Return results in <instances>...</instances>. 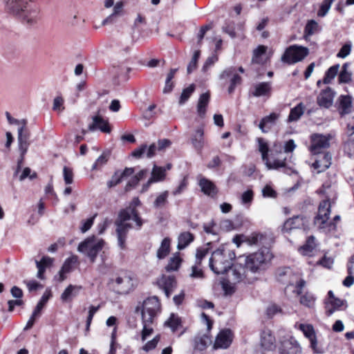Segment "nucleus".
<instances>
[{
	"mask_svg": "<svg viewBox=\"0 0 354 354\" xmlns=\"http://www.w3.org/2000/svg\"><path fill=\"white\" fill-rule=\"evenodd\" d=\"M273 254L269 248L263 247L246 257H240L234 263L230 276L234 283H251L271 266Z\"/></svg>",
	"mask_w": 354,
	"mask_h": 354,
	"instance_id": "obj_1",
	"label": "nucleus"
},
{
	"mask_svg": "<svg viewBox=\"0 0 354 354\" xmlns=\"http://www.w3.org/2000/svg\"><path fill=\"white\" fill-rule=\"evenodd\" d=\"M6 12L23 24L32 26L39 19V12L32 0H2Z\"/></svg>",
	"mask_w": 354,
	"mask_h": 354,
	"instance_id": "obj_2",
	"label": "nucleus"
},
{
	"mask_svg": "<svg viewBox=\"0 0 354 354\" xmlns=\"http://www.w3.org/2000/svg\"><path fill=\"white\" fill-rule=\"evenodd\" d=\"M133 220L136 222L138 229H140L143 221L139 216L138 211L134 207H129L120 211L118 219L115 221L116 234L118 237V246L122 249H125V241L129 230L132 227L131 225L127 221Z\"/></svg>",
	"mask_w": 354,
	"mask_h": 354,
	"instance_id": "obj_3",
	"label": "nucleus"
},
{
	"mask_svg": "<svg viewBox=\"0 0 354 354\" xmlns=\"http://www.w3.org/2000/svg\"><path fill=\"white\" fill-rule=\"evenodd\" d=\"M235 254L230 250L218 249L214 251L209 261L210 269L216 274H223L228 269L232 270L234 264H232V260L235 258ZM232 274V273L230 274ZM231 275L229 278L232 280Z\"/></svg>",
	"mask_w": 354,
	"mask_h": 354,
	"instance_id": "obj_4",
	"label": "nucleus"
},
{
	"mask_svg": "<svg viewBox=\"0 0 354 354\" xmlns=\"http://www.w3.org/2000/svg\"><path fill=\"white\" fill-rule=\"evenodd\" d=\"M108 284L113 292L123 295L132 292L137 286V281L129 272L121 270L112 275Z\"/></svg>",
	"mask_w": 354,
	"mask_h": 354,
	"instance_id": "obj_5",
	"label": "nucleus"
},
{
	"mask_svg": "<svg viewBox=\"0 0 354 354\" xmlns=\"http://www.w3.org/2000/svg\"><path fill=\"white\" fill-rule=\"evenodd\" d=\"M104 245V241L102 239L96 240L95 236H91L79 244L77 250L86 255L93 263L97 254L102 250Z\"/></svg>",
	"mask_w": 354,
	"mask_h": 354,
	"instance_id": "obj_6",
	"label": "nucleus"
},
{
	"mask_svg": "<svg viewBox=\"0 0 354 354\" xmlns=\"http://www.w3.org/2000/svg\"><path fill=\"white\" fill-rule=\"evenodd\" d=\"M201 322L207 327L206 333H198L194 338V348L198 351H204L209 345L212 344V338L209 332L212 328L213 321L205 313L201 314Z\"/></svg>",
	"mask_w": 354,
	"mask_h": 354,
	"instance_id": "obj_7",
	"label": "nucleus"
},
{
	"mask_svg": "<svg viewBox=\"0 0 354 354\" xmlns=\"http://www.w3.org/2000/svg\"><path fill=\"white\" fill-rule=\"evenodd\" d=\"M308 54L309 49L308 48L294 44L286 49L281 60L283 63L291 65L302 61Z\"/></svg>",
	"mask_w": 354,
	"mask_h": 354,
	"instance_id": "obj_8",
	"label": "nucleus"
},
{
	"mask_svg": "<svg viewBox=\"0 0 354 354\" xmlns=\"http://www.w3.org/2000/svg\"><path fill=\"white\" fill-rule=\"evenodd\" d=\"M22 122L23 125L19 127L17 131V142L18 149L20 152V154L22 156H25L30 145V134L29 130L26 127L27 124L26 120H22Z\"/></svg>",
	"mask_w": 354,
	"mask_h": 354,
	"instance_id": "obj_9",
	"label": "nucleus"
},
{
	"mask_svg": "<svg viewBox=\"0 0 354 354\" xmlns=\"http://www.w3.org/2000/svg\"><path fill=\"white\" fill-rule=\"evenodd\" d=\"M232 331L229 328L221 330L216 336L212 346L213 350L226 349L230 347L233 341Z\"/></svg>",
	"mask_w": 354,
	"mask_h": 354,
	"instance_id": "obj_10",
	"label": "nucleus"
},
{
	"mask_svg": "<svg viewBox=\"0 0 354 354\" xmlns=\"http://www.w3.org/2000/svg\"><path fill=\"white\" fill-rule=\"evenodd\" d=\"M329 136L322 134H314L311 136L310 150L313 154H321L322 151L330 145Z\"/></svg>",
	"mask_w": 354,
	"mask_h": 354,
	"instance_id": "obj_11",
	"label": "nucleus"
},
{
	"mask_svg": "<svg viewBox=\"0 0 354 354\" xmlns=\"http://www.w3.org/2000/svg\"><path fill=\"white\" fill-rule=\"evenodd\" d=\"M330 207L329 200H324L319 205L318 214L315 218V223L318 224L321 228L324 227V225L329 218Z\"/></svg>",
	"mask_w": 354,
	"mask_h": 354,
	"instance_id": "obj_12",
	"label": "nucleus"
},
{
	"mask_svg": "<svg viewBox=\"0 0 354 354\" xmlns=\"http://www.w3.org/2000/svg\"><path fill=\"white\" fill-rule=\"evenodd\" d=\"M308 223L306 216L302 215L295 216L287 219L282 227L283 233H289L291 230L304 227Z\"/></svg>",
	"mask_w": 354,
	"mask_h": 354,
	"instance_id": "obj_13",
	"label": "nucleus"
},
{
	"mask_svg": "<svg viewBox=\"0 0 354 354\" xmlns=\"http://www.w3.org/2000/svg\"><path fill=\"white\" fill-rule=\"evenodd\" d=\"M230 77V84L227 89L229 94L233 93L236 85L241 84L242 81L241 76L236 73L234 67L226 68L220 75L221 80H225Z\"/></svg>",
	"mask_w": 354,
	"mask_h": 354,
	"instance_id": "obj_14",
	"label": "nucleus"
},
{
	"mask_svg": "<svg viewBox=\"0 0 354 354\" xmlns=\"http://www.w3.org/2000/svg\"><path fill=\"white\" fill-rule=\"evenodd\" d=\"M157 284L161 288L166 297L169 298L176 287V281L174 276L162 274L157 281Z\"/></svg>",
	"mask_w": 354,
	"mask_h": 354,
	"instance_id": "obj_15",
	"label": "nucleus"
},
{
	"mask_svg": "<svg viewBox=\"0 0 354 354\" xmlns=\"http://www.w3.org/2000/svg\"><path fill=\"white\" fill-rule=\"evenodd\" d=\"M272 93V84L269 82H259L253 85L250 95L256 97H269Z\"/></svg>",
	"mask_w": 354,
	"mask_h": 354,
	"instance_id": "obj_16",
	"label": "nucleus"
},
{
	"mask_svg": "<svg viewBox=\"0 0 354 354\" xmlns=\"http://www.w3.org/2000/svg\"><path fill=\"white\" fill-rule=\"evenodd\" d=\"M299 328L303 332L306 337L310 342V347L317 353H322V350L317 347V341L313 326L310 324H300Z\"/></svg>",
	"mask_w": 354,
	"mask_h": 354,
	"instance_id": "obj_17",
	"label": "nucleus"
},
{
	"mask_svg": "<svg viewBox=\"0 0 354 354\" xmlns=\"http://www.w3.org/2000/svg\"><path fill=\"white\" fill-rule=\"evenodd\" d=\"M334 97L335 92L330 87H327L317 96V102L322 107L329 108L333 104Z\"/></svg>",
	"mask_w": 354,
	"mask_h": 354,
	"instance_id": "obj_18",
	"label": "nucleus"
},
{
	"mask_svg": "<svg viewBox=\"0 0 354 354\" xmlns=\"http://www.w3.org/2000/svg\"><path fill=\"white\" fill-rule=\"evenodd\" d=\"M92 123L88 127V131L93 132L96 130H100L102 132L107 133L111 132L108 121L104 120L101 116L95 115L92 117Z\"/></svg>",
	"mask_w": 354,
	"mask_h": 354,
	"instance_id": "obj_19",
	"label": "nucleus"
},
{
	"mask_svg": "<svg viewBox=\"0 0 354 354\" xmlns=\"http://www.w3.org/2000/svg\"><path fill=\"white\" fill-rule=\"evenodd\" d=\"M191 143L196 151L201 153L205 146L204 129L199 127L191 136Z\"/></svg>",
	"mask_w": 354,
	"mask_h": 354,
	"instance_id": "obj_20",
	"label": "nucleus"
},
{
	"mask_svg": "<svg viewBox=\"0 0 354 354\" xmlns=\"http://www.w3.org/2000/svg\"><path fill=\"white\" fill-rule=\"evenodd\" d=\"M281 354H301V348L292 338L284 340L280 348Z\"/></svg>",
	"mask_w": 354,
	"mask_h": 354,
	"instance_id": "obj_21",
	"label": "nucleus"
},
{
	"mask_svg": "<svg viewBox=\"0 0 354 354\" xmlns=\"http://www.w3.org/2000/svg\"><path fill=\"white\" fill-rule=\"evenodd\" d=\"M319 156L313 163V167L321 173L328 169L331 164V155L329 153L318 154Z\"/></svg>",
	"mask_w": 354,
	"mask_h": 354,
	"instance_id": "obj_22",
	"label": "nucleus"
},
{
	"mask_svg": "<svg viewBox=\"0 0 354 354\" xmlns=\"http://www.w3.org/2000/svg\"><path fill=\"white\" fill-rule=\"evenodd\" d=\"M325 303L327 308L330 307L328 310H336L341 307L346 308L348 307L346 300L335 297L332 290L328 292Z\"/></svg>",
	"mask_w": 354,
	"mask_h": 354,
	"instance_id": "obj_23",
	"label": "nucleus"
},
{
	"mask_svg": "<svg viewBox=\"0 0 354 354\" xmlns=\"http://www.w3.org/2000/svg\"><path fill=\"white\" fill-rule=\"evenodd\" d=\"M160 303L156 296L149 297L140 302L135 310H160Z\"/></svg>",
	"mask_w": 354,
	"mask_h": 354,
	"instance_id": "obj_24",
	"label": "nucleus"
},
{
	"mask_svg": "<svg viewBox=\"0 0 354 354\" xmlns=\"http://www.w3.org/2000/svg\"><path fill=\"white\" fill-rule=\"evenodd\" d=\"M198 185L201 191L209 196L214 197L218 192V189L214 183L205 178H201L199 180Z\"/></svg>",
	"mask_w": 354,
	"mask_h": 354,
	"instance_id": "obj_25",
	"label": "nucleus"
},
{
	"mask_svg": "<svg viewBox=\"0 0 354 354\" xmlns=\"http://www.w3.org/2000/svg\"><path fill=\"white\" fill-rule=\"evenodd\" d=\"M279 115L272 113L269 115L263 118L259 124V129L263 133H267L276 124Z\"/></svg>",
	"mask_w": 354,
	"mask_h": 354,
	"instance_id": "obj_26",
	"label": "nucleus"
},
{
	"mask_svg": "<svg viewBox=\"0 0 354 354\" xmlns=\"http://www.w3.org/2000/svg\"><path fill=\"white\" fill-rule=\"evenodd\" d=\"M261 345L265 350L268 351L275 348V338L270 330H265L261 333Z\"/></svg>",
	"mask_w": 354,
	"mask_h": 354,
	"instance_id": "obj_27",
	"label": "nucleus"
},
{
	"mask_svg": "<svg viewBox=\"0 0 354 354\" xmlns=\"http://www.w3.org/2000/svg\"><path fill=\"white\" fill-rule=\"evenodd\" d=\"M124 8V3L118 1L113 6V12L102 21V25L105 26L113 24L117 21V19L122 15Z\"/></svg>",
	"mask_w": 354,
	"mask_h": 354,
	"instance_id": "obj_28",
	"label": "nucleus"
},
{
	"mask_svg": "<svg viewBox=\"0 0 354 354\" xmlns=\"http://www.w3.org/2000/svg\"><path fill=\"white\" fill-rule=\"evenodd\" d=\"M210 95L208 92L204 93L201 95L198 104H197V113L198 115L203 118L205 116L206 108L209 104Z\"/></svg>",
	"mask_w": 354,
	"mask_h": 354,
	"instance_id": "obj_29",
	"label": "nucleus"
},
{
	"mask_svg": "<svg viewBox=\"0 0 354 354\" xmlns=\"http://www.w3.org/2000/svg\"><path fill=\"white\" fill-rule=\"evenodd\" d=\"M286 158L279 157L277 158H268L265 161V165L268 169H278L279 168L285 167Z\"/></svg>",
	"mask_w": 354,
	"mask_h": 354,
	"instance_id": "obj_30",
	"label": "nucleus"
},
{
	"mask_svg": "<svg viewBox=\"0 0 354 354\" xmlns=\"http://www.w3.org/2000/svg\"><path fill=\"white\" fill-rule=\"evenodd\" d=\"M339 111L342 115L351 111L352 97L350 95H341L339 98Z\"/></svg>",
	"mask_w": 354,
	"mask_h": 354,
	"instance_id": "obj_31",
	"label": "nucleus"
},
{
	"mask_svg": "<svg viewBox=\"0 0 354 354\" xmlns=\"http://www.w3.org/2000/svg\"><path fill=\"white\" fill-rule=\"evenodd\" d=\"M350 65L351 64L348 62H346L342 65V70L338 75L339 84H348L352 81V72L348 71Z\"/></svg>",
	"mask_w": 354,
	"mask_h": 354,
	"instance_id": "obj_32",
	"label": "nucleus"
},
{
	"mask_svg": "<svg viewBox=\"0 0 354 354\" xmlns=\"http://www.w3.org/2000/svg\"><path fill=\"white\" fill-rule=\"evenodd\" d=\"M194 236L192 233L189 232L181 233L178 238L177 248L179 250L185 249L194 241Z\"/></svg>",
	"mask_w": 354,
	"mask_h": 354,
	"instance_id": "obj_33",
	"label": "nucleus"
},
{
	"mask_svg": "<svg viewBox=\"0 0 354 354\" xmlns=\"http://www.w3.org/2000/svg\"><path fill=\"white\" fill-rule=\"evenodd\" d=\"M111 153L109 151H104L102 154L96 159L93 165H92V171H99L106 165L109 158Z\"/></svg>",
	"mask_w": 354,
	"mask_h": 354,
	"instance_id": "obj_34",
	"label": "nucleus"
},
{
	"mask_svg": "<svg viewBox=\"0 0 354 354\" xmlns=\"http://www.w3.org/2000/svg\"><path fill=\"white\" fill-rule=\"evenodd\" d=\"M267 47L265 46H259L253 51L252 62L257 64H263L266 62L264 56L266 55Z\"/></svg>",
	"mask_w": 354,
	"mask_h": 354,
	"instance_id": "obj_35",
	"label": "nucleus"
},
{
	"mask_svg": "<svg viewBox=\"0 0 354 354\" xmlns=\"http://www.w3.org/2000/svg\"><path fill=\"white\" fill-rule=\"evenodd\" d=\"M305 110V106L302 102L290 109L288 121L290 122H296L301 117Z\"/></svg>",
	"mask_w": 354,
	"mask_h": 354,
	"instance_id": "obj_36",
	"label": "nucleus"
},
{
	"mask_svg": "<svg viewBox=\"0 0 354 354\" xmlns=\"http://www.w3.org/2000/svg\"><path fill=\"white\" fill-rule=\"evenodd\" d=\"M168 196L169 192L164 191L163 192L159 194L155 198L153 203V208L156 209H162L166 207L168 204Z\"/></svg>",
	"mask_w": 354,
	"mask_h": 354,
	"instance_id": "obj_37",
	"label": "nucleus"
},
{
	"mask_svg": "<svg viewBox=\"0 0 354 354\" xmlns=\"http://www.w3.org/2000/svg\"><path fill=\"white\" fill-rule=\"evenodd\" d=\"M170 243L171 240L167 237L162 241L156 254L158 259H165L169 254L170 251Z\"/></svg>",
	"mask_w": 354,
	"mask_h": 354,
	"instance_id": "obj_38",
	"label": "nucleus"
},
{
	"mask_svg": "<svg viewBox=\"0 0 354 354\" xmlns=\"http://www.w3.org/2000/svg\"><path fill=\"white\" fill-rule=\"evenodd\" d=\"M179 253L176 252L168 261L167 265L165 266L167 272L177 271L182 263V259L179 257Z\"/></svg>",
	"mask_w": 354,
	"mask_h": 354,
	"instance_id": "obj_39",
	"label": "nucleus"
},
{
	"mask_svg": "<svg viewBox=\"0 0 354 354\" xmlns=\"http://www.w3.org/2000/svg\"><path fill=\"white\" fill-rule=\"evenodd\" d=\"M306 283V281L300 278L296 281L295 285L293 283H288L286 288V292H288L290 289L293 288L292 292L298 296L303 292Z\"/></svg>",
	"mask_w": 354,
	"mask_h": 354,
	"instance_id": "obj_40",
	"label": "nucleus"
},
{
	"mask_svg": "<svg viewBox=\"0 0 354 354\" xmlns=\"http://www.w3.org/2000/svg\"><path fill=\"white\" fill-rule=\"evenodd\" d=\"M339 70V64H337L330 66L325 73L323 83L328 84L336 77Z\"/></svg>",
	"mask_w": 354,
	"mask_h": 354,
	"instance_id": "obj_41",
	"label": "nucleus"
},
{
	"mask_svg": "<svg viewBox=\"0 0 354 354\" xmlns=\"http://www.w3.org/2000/svg\"><path fill=\"white\" fill-rule=\"evenodd\" d=\"M166 169L162 167L154 165L151 171V176L150 178L154 183L162 181L166 176Z\"/></svg>",
	"mask_w": 354,
	"mask_h": 354,
	"instance_id": "obj_42",
	"label": "nucleus"
},
{
	"mask_svg": "<svg viewBox=\"0 0 354 354\" xmlns=\"http://www.w3.org/2000/svg\"><path fill=\"white\" fill-rule=\"evenodd\" d=\"M80 290V287L70 285L65 289L64 292L62 294L61 298L63 301L71 300L73 297L77 295Z\"/></svg>",
	"mask_w": 354,
	"mask_h": 354,
	"instance_id": "obj_43",
	"label": "nucleus"
},
{
	"mask_svg": "<svg viewBox=\"0 0 354 354\" xmlns=\"http://www.w3.org/2000/svg\"><path fill=\"white\" fill-rule=\"evenodd\" d=\"M316 246L315 239L313 236H310L306 240V243L301 248V251L305 255H310Z\"/></svg>",
	"mask_w": 354,
	"mask_h": 354,
	"instance_id": "obj_44",
	"label": "nucleus"
},
{
	"mask_svg": "<svg viewBox=\"0 0 354 354\" xmlns=\"http://www.w3.org/2000/svg\"><path fill=\"white\" fill-rule=\"evenodd\" d=\"M195 90V85L190 84L188 87L184 88L179 98V104H185Z\"/></svg>",
	"mask_w": 354,
	"mask_h": 354,
	"instance_id": "obj_45",
	"label": "nucleus"
},
{
	"mask_svg": "<svg viewBox=\"0 0 354 354\" xmlns=\"http://www.w3.org/2000/svg\"><path fill=\"white\" fill-rule=\"evenodd\" d=\"M315 302V298L314 296L309 293L306 292L304 295H303L300 297V303L301 305H303L306 308H311L314 307V304Z\"/></svg>",
	"mask_w": 354,
	"mask_h": 354,
	"instance_id": "obj_46",
	"label": "nucleus"
},
{
	"mask_svg": "<svg viewBox=\"0 0 354 354\" xmlns=\"http://www.w3.org/2000/svg\"><path fill=\"white\" fill-rule=\"evenodd\" d=\"M264 236L259 233H253L250 236L245 237L244 241L249 245H259L262 243Z\"/></svg>",
	"mask_w": 354,
	"mask_h": 354,
	"instance_id": "obj_47",
	"label": "nucleus"
},
{
	"mask_svg": "<svg viewBox=\"0 0 354 354\" xmlns=\"http://www.w3.org/2000/svg\"><path fill=\"white\" fill-rule=\"evenodd\" d=\"M166 324H167L168 326L172 330V331L174 332L180 326H181L182 320L178 316L172 313L168 321L166 322Z\"/></svg>",
	"mask_w": 354,
	"mask_h": 354,
	"instance_id": "obj_48",
	"label": "nucleus"
},
{
	"mask_svg": "<svg viewBox=\"0 0 354 354\" xmlns=\"http://www.w3.org/2000/svg\"><path fill=\"white\" fill-rule=\"evenodd\" d=\"M334 1L335 0H324L320 5L319 9L317 12V15L321 17H325L328 12Z\"/></svg>",
	"mask_w": 354,
	"mask_h": 354,
	"instance_id": "obj_49",
	"label": "nucleus"
},
{
	"mask_svg": "<svg viewBox=\"0 0 354 354\" xmlns=\"http://www.w3.org/2000/svg\"><path fill=\"white\" fill-rule=\"evenodd\" d=\"M257 140L259 143V151L261 152L262 160L264 162L269 157L268 145V143L263 138H258Z\"/></svg>",
	"mask_w": 354,
	"mask_h": 354,
	"instance_id": "obj_50",
	"label": "nucleus"
},
{
	"mask_svg": "<svg viewBox=\"0 0 354 354\" xmlns=\"http://www.w3.org/2000/svg\"><path fill=\"white\" fill-rule=\"evenodd\" d=\"M77 257L76 256L68 257L65 260L61 269L62 271H65L67 273L70 272L72 270L73 265L77 263Z\"/></svg>",
	"mask_w": 354,
	"mask_h": 354,
	"instance_id": "obj_51",
	"label": "nucleus"
},
{
	"mask_svg": "<svg viewBox=\"0 0 354 354\" xmlns=\"http://www.w3.org/2000/svg\"><path fill=\"white\" fill-rule=\"evenodd\" d=\"M200 55H201L200 50H196L194 53L192 58L187 66V70L188 73H191L196 68V64H197L198 60L200 57Z\"/></svg>",
	"mask_w": 354,
	"mask_h": 354,
	"instance_id": "obj_52",
	"label": "nucleus"
},
{
	"mask_svg": "<svg viewBox=\"0 0 354 354\" xmlns=\"http://www.w3.org/2000/svg\"><path fill=\"white\" fill-rule=\"evenodd\" d=\"M352 48V43L351 41L346 42L339 50L338 53L337 54V57L340 58H345L350 53Z\"/></svg>",
	"mask_w": 354,
	"mask_h": 354,
	"instance_id": "obj_53",
	"label": "nucleus"
},
{
	"mask_svg": "<svg viewBox=\"0 0 354 354\" xmlns=\"http://www.w3.org/2000/svg\"><path fill=\"white\" fill-rule=\"evenodd\" d=\"M209 253L208 248H199L196 250V264H201L202 260Z\"/></svg>",
	"mask_w": 354,
	"mask_h": 354,
	"instance_id": "obj_54",
	"label": "nucleus"
},
{
	"mask_svg": "<svg viewBox=\"0 0 354 354\" xmlns=\"http://www.w3.org/2000/svg\"><path fill=\"white\" fill-rule=\"evenodd\" d=\"M64 180L66 185H70L73 182V173L71 168L64 167L63 168Z\"/></svg>",
	"mask_w": 354,
	"mask_h": 354,
	"instance_id": "obj_55",
	"label": "nucleus"
},
{
	"mask_svg": "<svg viewBox=\"0 0 354 354\" xmlns=\"http://www.w3.org/2000/svg\"><path fill=\"white\" fill-rule=\"evenodd\" d=\"M96 215L93 217L88 218L85 221H82L80 230L82 233L86 232L93 225L94 223V218Z\"/></svg>",
	"mask_w": 354,
	"mask_h": 354,
	"instance_id": "obj_56",
	"label": "nucleus"
},
{
	"mask_svg": "<svg viewBox=\"0 0 354 354\" xmlns=\"http://www.w3.org/2000/svg\"><path fill=\"white\" fill-rule=\"evenodd\" d=\"M201 264H194L192 266V272L190 274V277L192 278H198L203 279L204 277L203 270L198 268V266Z\"/></svg>",
	"mask_w": 354,
	"mask_h": 354,
	"instance_id": "obj_57",
	"label": "nucleus"
},
{
	"mask_svg": "<svg viewBox=\"0 0 354 354\" xmlns=\"http://www.w3.org/2000/svg\"><path fill=\"white\" fill-rule=\"evenodd\" d=\"M254 193L252 190L248 189L244 192L241 195V202L243 204H250L253 200Z\"/></svg>",
	"mask_w": 354,
	"mask_h": 354,
	"instance_id": "obj_58",
	"label": "nucleus"
},
{
	"mask_svg": "<svg viewBox=\"0 0 354 354\" xmlns=\"http://www.w3.org/2000/svg\"><path fill=\"white\" fill-rule=\"evenodd\" d=\"M160 340L159 335L156 336L153 339L147 342L142 347V349L147 352L153 349L157 346Z\"/></svg>",
	"mask_w": 354,
	"mask_h": 354,
	"instance_id": "obj_59",
	"label": "nucleus"
},
{
	"mask_svg": "<svg viewBox=\"0 0 354 354\" xmlns=\"http://www.w3.org/2000/svg\"><path fill=\"white\" fill-rule=\"evenodd\" d=\"M41 311H34L28 321L26 326L24 328V330L30 329L34 324L35 322L38 319L41 315Z\"/></svg>",
	"mask_w": 354,
	"mask_h": 354,
	"instance_id": "obj_60",
	"label": "nucleus"
},
{
	"mask_svg": "<svg viewBox=\"0 0 354 354\" xmlns=\"http://www.w3.org/2000/svg\"><path fill=\"white\" fill-rule=\"evenodd\" d=\"M122 182V179L119 176V171H115L114 174L112 176L111 180L107 182V187L109 188H111L113 187L116 186L119 183Z\"/></svg>",
	"mask_w": 354,
	"mask_h": 354,
	"instance_id": "obj_61",
	"label": "nucleus"
},
{
	"mask_svg": "<svg viewBox=\"0 0 354 354\" xmlns=\"http://www.w3.org/2000/svg\"><path fill=\"white\" fill-rule=\"evenodd\" d=\"M263 197L275 198L277 196L276 192L269 185H266L262 189Z\"/></svg>",
	"mask_w": 354,
	"mask_h": 354,
	"instance_id": "obj_62",
	"label": "nucleus"
},
{
	"mask_svg": "<svg viewBox=\"0 0 354 354\" xmlns=\"http://www.w3.org/2000/svg\"><path fill=\"white\" fill-rule=\"evenodd\" d=\"M317 27V23L314 20L309 21L305 28V31L308 35H313Z\"/></svg>",
	"mask_w": 354,
	"mask_h": 354,
	"instance_id": "obj_63",
	"label": "nucleus"
},
{
	"mask_svg": "<svg viewBox=\"0 0 354 354\" xmlns=\"http://www.w3.org/2000/svg\"><path fill=\"white\" fill-rule=\"evenodd\" d=\"M215 223L212 221L209 223H205L203 225V230L207 234H212L213 235H216L217 233L214 230Z\"/></svg>",
	"mask_w": 354,
	"mask_h": 354,
	"instance_id": "obj_64",
	"label": "nucleus"
}]
</instances>
